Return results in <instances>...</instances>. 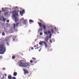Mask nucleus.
<instances>
[{"label":"nucleus","mask_w":79,"mask_h":79,"mask_svg":"<svg viewBox=\"0 0 79 79\" xmlns=\"http://www.w3.org/2000/svg\"><path fill=\"white\" fill-rule=\"evenodd\" d=\"M20 12V15H21V16H23V13L22 12V11H19Z\"/></svg>","instance_id":"12"},{"label":"nucleus","mask_w":79,"mask_h":79,"mask_svg":"<svg viewBox=\"0 0 79 79\" xmlns=\"http://www.w3.org/2000/svg\"><path fill=\"white\" fill-rule=\"evenodd\" d=\"M13 75L14 76H17V73L16 72H15L13 73Z\"/></svg>","instance_id":"10"},{"label":"nucleus","mask_w":79,"mask_h":79,"mask_svg":"<svg viewBox=\"0 0 79 79\" xmlns=\"http://www.w3.org/2000/svg\"><path fill=\"white\" fill-rule=\"evenodd\" d=\"M26 62V60H22L20 61V64H19V66H22L24 64H25Z\"/></svg>","instance_id":"3"},{"label":"nucleus","mask_w":79,"mask_h":79,"mask_svg":"<svg viewBox=\"0 0 79 79\" xmlns=\"http://www.w3.org/2000/svg\"><path fill=\"white\" fill-rule=\"evenodd\" d=\"M2 20V19L0 18V21H1Z\"/></svg>","instance_id":"43"},{"label":"nucleus","mask_w":79,"mask_h":79,"mask_svg":"<svg viewBox=\"0 0 79 79\" xmlns=\"http://www.w3.org/2000/svg\"><path fill=\"white\" fill-rule=\"evenodd\" d=\"M48 52H52V49H48Z\"/></svg>","instance_id":"18"},{"label":"nucleus","mask_w":79,"mask_h":79,"mask_svg":"<svg viewBox=\"0 0 79 79\" xmlns=\"http://www.w3.org/2000/svg\"><path fill=\"white\" fill-rule=\"evenodd\" d=\"M52 34H51L49 35V37H52Z\"/></svg>","instance_id":"32"},{"label":"nucleus","mask_w":79,"mask_h":79,"mask_svg":"<svg viewBox=\"0 0 79 79\" xmlns=\"http://www.w3.org/2000/svg\"><path fill=\"white\" fill-rule=\"evenodd\" d=\"M1 12H2V11H0V13H1Z\"/></svg>","instance_id":"46"},{"label":"nucleus","mask_w":79,"mask_h":79,"mask_svg":"<svg viewBox=\"0 0 79 79\" xmlns=\"http://www.w3.org/2000/svg\"><path fill=\"white\" fill-rule=\"evenodd\" d=\"M22 19H24V18H22Z\"/></svg>","instance_id":"47"},{"label":"nucleus","mask_w":79,"mask_h":79,"mask_svg":"<svg viewBox=\"0 0 79 79\" xmlns=\"http://www.w3.org/2000/svg\"><path fill=\"white\" fill-rule=\"evenodd\" d=\"M2 35H3V36H5V33L3 32L2 33Z\"/></svg>","instance_id":"22"},{"label":"nucleus","mask_w":79,"mask_h":79,"mask_svg":"<svg viewBox=\"0 0 79 79\" xmlns=\"http://www.w3.org/2000/svg\"><path fill=\"white\" fill-rule=\"evenodd\" d=\"M33 61H35L34 60H33Z\"/></svg>","instance_id":"48"},{"label":"nucleus","mask_w":79,"mask_h":79,"mask_svg":"<svg viewBox=\"0 0 79 79\" xmlns=\"http://www.w3.org/2000/svg\"><path fill=\"white\" fill-rule=\"evenodd\" d=\"M7 45H8H8H9V44L8 43H7L6 44Z\"/></svg>","instance_id":"39"},{"label":"nucleus","mask_w":79,"mask_h":79,"mask_svg":"<svg viewBox=\"0 0 79 79\" xmlns=\"http://www.w3.org/2000/svg\"><path fill=\"white\" fill-rule=\"evenodd\" d=\"M2 12H3L5 11V9H3V8H2Z\"/></svg>","instance_id":"28"},{"label":"nucleus","mask_w":79,"mask_h":79,"mask_svg":"<svg viewBox=\"0 0 79 79\" xmlns=\"http://www.w3.org/2000/svg\"><path fill=\"white\" fill-rule=\"evenodd\" d=\"M22 12L23 13V14H24L25 13V10L23 9L22 11Z\"/></svg>","instance_id":"17"},{"label":"nucleus","mask_w":79,"mask_h":79,"mask_svg":"<svg viewBox=\"0 0 79 79\" xmlns=\"http://www.w3.org/2000/svg\"><path fill=\"white\" fill-rule=\"evenodd\" d=\"M44 34H45V35H48V33H47V31H44Z\"/></svg>","instance_id":"16"},{"label":"nucleus","mask_w":79,"mask_h":79,"mask_svg":"<svg viewBox=\"0 0 79 79\" xmlns=\"http://www.w3.org/2000/svg\"><path fill=\"white\" fill-rule=\"evenodd\" d=\"M31 50H33V49H34V48L32 47V48H31Z\"/></svg>","instance_id":"40"},{"label":"nucleus","mask_w":79,"mask_h":79,"mask_svg":"<svg viewBox=\"0 0 79 79\" xmlns=\"http://www.w3.org/2000/svg\"><path fill=\"white\" fill-rule=\"evenodd\" d=\"M48 34H51V32H50V31H48Z\"/></svg>","instance_id":"21"},{"label":"nucleus","mask_w":79,"mask_h":79,"mask_svg":"<svg viewBox=\"0 0 79 79\" xmlns=\"http://www.w3.org/2000/svg\"><path fill=\"white\" fill-rule=\"evenodd\" d=\"M19 24V23H14L13 24V29H15V27H18Z\"/></svg>","instance_id":"5"},{"label":"nucleus","mask_w":79,"mask_h":79,"mask_svg":"<svg viewBox=\"0 0 79 79\" xmlns=\"http://www.w3.org/2000/svg\"><path fill=\"white\" fill-rule=\"evenodd\" d=\"M12 59H15V56H13L12 57Z\"/></svg>","instance_id":"25"},{"label":"nucleus","mask_w":79,"mask_h":79,"mask_svg":"<svg viewBox=\"0 0 79 79\" xmlns=\"http://www.w3.org/2000/svg\"><path fill=\"white\" fill-rule=\"evenodd\" d=\"M16 40V39L15 38L13 39V41H15V40Z\"/></svg>","instance_id":"35"},{"label":"nucleus","mask_w":79,"mask_h":79,"mask_svg":"<svg viewBox=\"0 0 79 79\" xmlns=\"http://www.w3.org/2000/svg\"><path fill=\"white\" fill-rule=\"evenodd\" d=\"M38 23L40 27H43V25L41 23H39V22H38Z\"/></svg>","instance_id":"8"},{"label":"nucleus","mask_w":79,"mask_h":79,"mask_svg":"<svg viewBox=\"0 0 79 79\" xmlns=\"http://www.w3.org/2000/svg\"><path fill=\"white\" fill-rule=\"evenodd\" d=\"M41 51V48L40 49V50H39V52H40Z\"/></svg>","instance_id":"38"},{"label":"nucleus","mask_w":79,"mask_h":79,"mask_svg":"<svg viewBox=\"0 0 79 79\" xmlns=\"http://www.w3.org/2000/svg\"><path fill=\"white\" fill-rule=\"evenodd\" d=\"M32 59H33V60H36V59L34 57H33L32 58Z\"/></svg>","instance_id":"34"},{"label":"nucleus","mask_w":79,"mask_h":79,"mask_svg":"<svg viewBox=\"0 0 79 79\" xmlns=\"http://www.w3.org/2000/svg\"><path fill=\"white\" fill-rule=\"evenodd\" d=\"M23 23L24 24H26L27 23V20H24Z\"/></svg>","instance_id":"11"},{"label":"nucleus","mask_w":79,"mask_h":79,"mask_svg":"<svg viewBox=\"0 0 79 79\" xmlns=\"http://www.w3.org/2000/svg\"><path fill=\"white\" fill-rule=\"evenodd\" d=\"M43 30V29L42 28H40L39 29V31H42V30Z\"/></svg>","instance_id":"23"},{"label":"nucleus","mask_w":79,"mask_h":79,"mask_svg":"<svg viewBox=\"0 0 79 79\" xmlns=\"http://www.w3.org/2000/svg\"><path fill=\"white\" fill-rule=\"evenodd\" d=\"M43 43H42V42H40L39 43V44H40V45H42V44H43Z\"/></svg>","instance_id":"20"},{"label":"nucleus","mask_w":79,"mask_h":79,"mask_svg":"<svg viewBox=\"0 0 79 79\" xmlns=\"http://www.w3.org/2000/svg\"><path fill=\"white\" fill-rule=\"evenodd\" d=\"M42 43H43L45 45V47L46 48H47V47H47V43H46V42L45 41H42Z\"/></svg>","instance_id":"6"},{"label":"nucleus","mask_w":79,"mask_h":79,"mask_svg":"<svg viewBox=\"0 0 79 79\" xmlns=\"http://www.w3.org/2000/svg\"><path fill=\"white\" fill-rule=\"evenodd\" d=\"M36 47V46H34V47Z\"/></svg>","instance_id":"44"},{"label":"nucleus","mask_w":79,"mask_h":79,"mask_svg":"<svg viewBox=\"0 0 79 79\" xmlns=\"http://www.w3.org/2000/svg\"><path fill=\"white\" fill-rule=\"evenodd\" d=\"M0 51L3 52H5L6 51V48L3 44L0 45Z\"/></svg>","instance_id":"2"},{"label":"nucleus","mask_w":79,"mask_h":79,"mask_svg":"<svg viewBox=\"0 0 79 79\" xmlns=\"http://www.w3.org/2000/svg\"><path fill=\"white\" fill-rule=\"evenodd\" d=\"M13 16L14 17V19L15 20V23H17L18 21H19V19L18 17H16V16H18V14L16 12V10H14L12 12Z\"/></svg>","instance_id":"1"},{"label":"nucleus","mask_w":79,"mask_h":79,"mask_svg":"<svg viewBox=\"0 0 79 79\" xmlns=\"http://www.w3.org/2000/svg\"><path fill=\"white\" fill-rule=\"evenodd\" d=\"M24 74L25 75V74H27V73H28L29 72H28V71L27 70H24Z\"/></svg>","instance_id":"9"},{"label":"nucleus","mask_w":79,"mask_h":79,"mask_svg":"<svg viewBox=\"0 0 79 79\" xmlns=\"http://www.w3.org/2000/svg\"><path fill=\"white\" fill-rule=\"evenodd\" d=\"M8 78L9 79H11V75H9L8 76Z\"/></svg>","instance_id":"13"},{"label":"nucleus","mask_w":79,"mask_h":79,"mask_svg":"<svg viewBox=\"0 0 79 79\" xmlns=\"http://www.w3.org/2000/svg\"><path fill=\"white\" fill-rule=\"evenodd\" d=\"M40 21L41 22V23H43V21H42V20H40Z\"/></svg>","instance_id":"37"},{"label":"nucleus","mask_w":79,"mask_h":79,"mask_svg":"<svg viewBox=\"0 0 79 79\" xmlns=\"http://www.w3.org/2000/svg\"><path fill=\"white\" fill-rule=\"evenodd\" d=\"M2 79H4V76H3Z\"/></svg>","instance_id":"42"},{"label":"nucleus","mask_w":79,"mask_h":79,"mask_svg":"<svg viewBox=\"0 0 79 79\" xmlns=\"http://www.w3.org/2000/svg\"><path fill=\"white\" fill-rule=\"evenodd\" d=\"M55 28L56 29V27H55Z\"/></svg>","instance_id":"45"},{"label":"nucleus","mask_w":79,"mask_h":79,"mask_svg":"<svg viewBox=\"0 0 79 79\" xmlns=\"http://www.w3.org/2000/svg\"><path fill=\"white\" fill-rule=\"evenodd\" d=\"M16 8H18V7H16Z\"/></svg>","instance_id":"49"},{"label":"nucleus","mask_w":79,"mask_h":79,"mask_svg":"<svg viewBox=\"0 0 79 79\" xmlns=\"http://www.w3.org/2000/svg\"><path fill=\"white\" fill-rule=\"evenodd\" d=\"M5 69H6L5 67L3 68L2 69V70H3L4 71H5Z\"/></svg>","instance_id":"30"},{"label":"nucleus","mask_w":79,"mask_h":79,"mask_svg":"<svg viewBox=\"0 0 79 79\" xmlns=\"http://www.w3.org/2000/svg\"><path fill=\"white\" fill-rule=\"evenodd\" d=\"M43 28H44V29L45 30V28H46V27L45 26V25H43Z\"/></svg>","instance_id":"19"},{"label":"nucleus","mask_w":79,"mask_h":79,"mask_svg":"<svg viewBox=\"0 0 79 79\" xmlns=\"http://www.w3.org/2000/svg\"><path fill=\"white\" fill-rule=\"evenodd\" d=\"M29 64H30V63L25 64L23 65L22 67H24L25 68H29Z\"/></svg>","instance_id":"4"},{"label":"nucleus","mask_w":79,"mask_h":79,"mask_svg":"<svg viewBox=\"0 0 79 79\" xmlns=\"http://www.w3.org/2000/svg\"><path fill=\"white\" fill-rule=\"evenodd\" d=\"M45 41L46 42H47L48 40V36H47L45 38Z\"/></svg>","instance_id":"7"},{"label":"nucleus","mask_w":79,"mask_h":79,"mask_svg":"<svg viewBox=\"0 0 79 79\" xmlns=\"http://www.w3.org/2000/svg\"><path fill=\"white\" fill-rule=\"evenodd\" d=\"M29 23H34V21L31 20H29Z\"/></svg>","instance_id":"15"},{"label":"nucleus","mask_w":79,"mask_h":79,"mask_svg":"<svg viewBox=\"0 0 79 79\" xmlns=\"http://www.w3.org/2000/svg\"><path fill=\"white\" fill-rule=\"evenodd\" d=\"M12 79H16V77H14L12 78Z\"/></svg>","instance_id":"33"},{"label":"nucleus","mask_w":79,"mask_h":79,"mask_svg":"<svg viewBox=\"0 0 79 79\" xmlns=\"http://www.w3.org/2000/svg\"><path fill=\"white\" fill-rule=\"evenodd\" d=\"M13 29H14V31H15L16 32H17V31H18V29H17V27H15Z\"/></svg>","instance_id":"14"},{"label":"nucleus","mask_w":79,"mask_h":79,"mask_svg":"<svg viewBox=\"0 0 79 79\" xmlns=\"http://www.w3.org/2000/svg\"><path fill=\"white\" fill-rule=\"evenodd\" d=\"M51 31L52 32V34H53V29H51Z\"/></svg>","instance_id":"26"},{"label":"nucleus","mask_w":79,"mask_h":79,"mask_svg":"<svg viewBox=\"0 0 79 79\" xmlns=\"http://www.w3.org/2000/svg\"><path fill=\"white\" fill-rule=\"evenodd\" d=\"M49 42H50V43H52V41L51 40H50Z\"/></svg>","instance_id":"36"},{"label":"nucleus","mask_w":79,"mask_h":79,"mask_svg":"<svg viewBox=\"0 0 79 79\" xmlns=\"http://www.w3.org/2000/svg\"><path fill=\"white\" fill-rule=\"evenodd\" d=\"M30 63H33V61L32 60H31L30 61Z\"/></svg>","instance_id":"29"},{"label":"nucleus","mask_w":79,"mask_h":79,"mask_svg":"<svg viewBox=\"0 0 79 79\" xmlns=\"http://www.w3.org/2000/svg\"><path fill=\"white\" fill-rule=\"evenodd\" d=\"M4 76H6V74H4Z\"/></svg>","instance_id":"41"},{"label":"nucleus","mask_w":79,"mask_h":79,"mask_svg":"<svg viewBox=\"0 0 79 79\" xmlns=\"http://www.w3.org/2000/svg\"><path fill=\"white\" fill-rule=\"evenodd\" d=\"M3 20L4 22H5L6 21V19H3Z\"/></svg>","instance_id":"24"},{"label":"nucleus","mask_w":79,"mask_h":79,"mask_svg":"<svg viewBox=\"0 0 79 79\" xmlns=\"http://www.w3.org/2000/svg\"><path fill=\"white\" fill-rule=\"evenodd\" d=\"M6 22L7 23H9V22H10V20H6Z\"/></svg>","instance_id":"31"},{"label":"nucleus","mask_w":79,"mask_h":79,"mask_svg":"<svg viewBox=\"0 0 79 79\" xmlns=\"http://www.w3.org/2000/svg\"><path fill=\"white\" fill-rule=\"evenodd\" d=\"M42 34H43L42 33V32H40V35H42Z\"/></svg>","instance_id":"27"}]
</instances>
